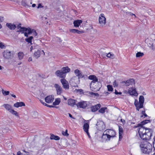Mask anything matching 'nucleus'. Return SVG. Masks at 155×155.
<instances>
[{
  "label": "nucleus",
  "instance_id": "nucleus-43",
  "mask_svg": "<svg viewBox=\"0 0 155 155\" xmlns=\"http://www.w3.org/2000/svg\"><path fill=\"white\" fill-rule=\"evenodd\" d=\"M62 134L63 135L66 136H68L69 135L68 134V133L67 130H66L65 132L63 131H62Z\"/></svg>",
  "mask_w": 155,
  "mask_h": 155
},
{
  "label": "nucleus",
  "instance_id": "nucleus-23",
  "mask_svg": "<svg viewBox=\"0 0 155 155\" xmlns=\"http://www.w3.org/2000/svg\"><path fill=\"white\" fill-rule=\"evenodd\" d=\"M63 72L66 74L67 73L69 72L70 71V69L68 67H64L61 68Z\"/></svg>",
  "mask_w": 155,
  "mask_h": 155
},
{
  "label": "nucleus",
  "instance_id": "nucleus-31",
  "mask_svg": "<svg viewBox=\"0 0 155 155\" xmlns=\"http://www.w3.org/2000/svg\"><path fill=\"white\" fill-rule=\"evenodd\" d=\"M24 56V54L23 52H19L18 54V56L19 60L22 59Z\"/></svg>",
  "mask_w": 155,
  "mask_h": 155
},
{
  "label": "nucleus",
  "instance_id": "nucleus-52",
  "mask_svg": "<svg viewBox=\"0 0 155 155\" xmlns=\"http://www.w3.org/2000/svg\"><path fill=\"white\" fill-rule=\"evenodd\" d=\"M114 93L116 95L121 94H122L121 92H118V91H117L116 90H115V92H114Z\"/></svg>",
  "mask_w": 155,
  "mask_h": 155
},
{
  "label": "nucleus",
  "instance_id": "nucleus-49",
  "mask_svg": "<svg viewBox=\"0 0 155 155\" xmlns=\"http://www.w3.org/2000/svg\"><path fill=\"white\" fill-rule=\"evenodd\" d=\"M44 105L45 106H46L48 107H54V106H53V105H49L46 104V103H44Z\"/></svg>",
  "mask_w": 155,
  "mask_h": 155
},
{
  "label": "nucleus",
  "instance_id": "nucleus-44",
  "mask_svg": "<svg viewBox=\"0 0 155 155\" xmlns=\"http://www.w3.org/2000/svg\"><path fill=\"white\" fill-rule=\"evenodd\" d=\"M126 14L128 15H130L131 16H134L135 18H136V17L135 15L130 12H126Z\"/></svg>",
  "mask_w": 155,
  "mask_h": 155
},
{
  "label": "nucleus",
  "instance_id": "nucleus-62",
  "mask_svg": "<svg viewBox=\"0 0 155 155\" xmlns=\"http://www.w3.org/2000/svg\"><path fill=\"white\" fill-rule=\"evenodd\" d=\"M120 121L123 123H125V120L123 119H120Z\"/></svg>",
  "mask_w": 155,
  "mask_h": 155
},
{
  "label": "nucleus",
  "instance_id": "nucleus-24",
  "mask_svg": "<svg viewBox=\"0 0 155 155\" xmlns=\"http://www.w3.org/2000/svg\"><path fill=\"white\" fill-rule=\"evenodd\" d=\"M108 133L110 134V135L111 136L110 138L114 137L115 135V132L114 131L111 130H109L108 131Z\"/></svg>",
  "mask_w": 155,
  "mask_h": 155
},
{
  "label": "nucleus",
  "instance_id": "nucleus-46",
  "mask_svg": "<svg viewBox=\"0 0 155 155\" xmlns=\"http://www.w3.org/2000/svg\"><path fill=\"white\" fill-rule=\"evenodd\" d=\"M113 85L114 87H117L118 86V83H117L115 80L113 82Z\"/></svg>",
  "mask_w": 155,
  "mask_h": 155
},
{
  "label": "nucleus",
  "instance_id": "nucleus-4",
  "mask_svg": "<svg viewBox=\"0 0 155 155\" xmlns=\"http://www.w3.org/2000/svg\"><path fill=\"white\" fill-rule=\"evenodd\" d=\"M3 54L5 58L7 59H11L14 57L13 52L8 50L4 51Z\"/></svg>",
  "mask_w": 155,
  "mask_h": 155
},
{
  "label": "nucleus",
  "instance_id": "nucleus-22",
  "mask_svg": "<svg viewBox=\"0 0 155 155\" xmlns=\"http://www.w3.org/2000/svg\"><path fill=\"white\" fill-rule=\"evenodd\" d=\"M134 104L136 107V110L139 111L140 109L141 108H140V104L139 102H138V100L137 99H135L134 102Z\"/></svg>",
  "mask_w": 155,
  "mask_h": 155
},
{
  "label": "nucleus",
  "instance_id": "nucleus-28",
  "mask_svg": "<svg viewBox=\"0 0 155 155\" xmlns=\"http://www.w3.org/2000/svg\"><path fill=\"white\" fill-rule=\"evenodd\" d=\"M60 139V137L57 136H55L53 134H51V135L50 139L51 140H58Z\"/></svg>",
  "mask_w": 155,
  "mask_h": 155
},
{
  "label": "nucleus",
  "instance_id": "nucleus-34",
  "mask_svg": "<svg viewBox=\"0 0 155 155\" xmlns=\"http://www.w3.org/2000/svg\"><path fill=\"white\" fill-rule=\"evenodd\" d=\"M119 138H120V137L121 136V135L123 133V129L121 126L119 127Z\"/></svg>",
  "mask_w": 155,
  "mask_h": 155
},
{
  "label": "nucleus",
  "instance_id": "nucleus-1",
  "mask_svg": "<svg viewBox=\"0 0 155 155\" xmlns=\"http://www.w3.org/2000/svg\"><path fill=\"white\" fill-rule=\"evenodd\" d=\"M149 120H145L141 122L140 124H138L135 127H139L138 131L140 137L142 139L146 140H150L152 136L153 130L152 129L144 128L143 125L150 122Z\"/></svg>",
  "mask_w": 155,
  "mask_h": 155
},
{
  "label": "nucleus",
  "instance_id": "nucleus-25",
  "mask_svg": "<svg viewBox=\"0 0 155 155\" xmlns=\"http://www.w3.org/2000/svg\"><path fill=\"white\" fill-rule=\"evenodd\" d=\"M110 137H111V136H110L109 134H104L102 137V138L103 139H105L106 140L108 139V140H109Z\"/></svg>",
  "mask_w": 155,
  "mask_h": 155
},
{
  "label": "nucleus",
  "instance_id": "nucleus-60",
  "mask_svg": "<svg viewBox=\"0 0 155 155\" xmlns=\"http://www.w3.org/2000/svg\"><path fill=\"white\" fill-rule=\"evenodd\" d=\"M24 33V35L25 37H28V33H27L26 32H25Z\"/></svg>",
  "mask_w": 155,
  "mask_h": 155
},
{
  "label": "nucleus",
  "instance_id": "nucleus-47",
  "mask_svg": "<svg viewBox=\"0 0 155 155\" xmlns=\"http://www.w3.org/2000/svg\"><path fill=\"white\" fill-rule=\"evenodd\" d=\"M77 30L75 29H71L70 30V31L72 33H76Z\"/></svg>",
  "mask_w": 155,
  "mask_h": 155
},
{
  "label": "nucleus",
  "instance_id": "nucleus-41",
  "mask_svg": "<svg viewBox=\"0 0 155 155\" xmlns=\"http://www.w3.org/2000/svg\"><path fill=\"white\" fill-rule=\"evenodd\" d=\"M27 31H28V33L29 35L31 34L33 32V31H34V29L31 30V29L29 28H27Z\"/></svg>",
  "mask_w": 155,
  "mask_h": 155
},
{
  "label": "nucleus",
  "instance_id": "nucleus-57",
  "mask_svg": "<svg viewBox=\"0 0 155 155\" xmlns=\"http://www.w3.org/2000/svg\"><path fill=\"white\" fill-rule=\"evenodd\" d=\"M68 114H69V116L70 117L73 119H75V118L73 117L72 115L71 114H70V113H68Z\"/></svg>",
  "mask_w": 155,
  "mask_h": 155
},
{
  "label": "nucleus",
  "instance_id": "nucleus-35",
  "mask_svg": "<svg viewBox=\"0 0 155 155\" xmlns=\"http://www.w3.org/2000/svg\"><path fill=\"white\" fill-rule=\"evenodd\" d=\"M106 56L107 57L111 58V59H113L115 57V56L114 54H111L110 52L107 54L106 55Z\"/></svg>",
  "mask_w": 155,
  "mask_h": 155
},
{
  "label": "nucleus",
  "instance_id": "nucleus-38",
  "mask_svg": "<svg viewBox=\"0 0 155 155\" xmlns=\"http://www.w3.org/2000/svg\"><path fill=\"white\" fill-rule=\"evenodd\" d=\"M107 109V108L106 107H104L101 108L99 110V112L103 114L105 112V110Z\"/></svg>",
  "mask_w": 155,
  "mask_h": 155
},
{
  "label": "nucleus",
  "instance_id": "nucleus-6",
  "mask_svg": "<svg viewBox=\"0 0 155 155\" xmlns=\"http://www.w3.org/2000/svg\"><path fill=\"white\" fill-rule=\"evenodd\" d=\"M120 83L123 84V85L128 86L130 85L134 84H135V81L133 79H130L126 81H122Z\"/></svg>",
  "mask_w": 155,
  "mask_h": 155
},
{
  "label": "nucleus",
  "instance_id": "nucleus-39",
  "mask_svg": "<svg viewBox=\"0 0 155 155\" xmlns=\"http://www.w3.org/2000/svg\"><path fill=\"white\" fill-rule=\"evenodd\" d=\"M12 114L15 115L16 116L18 117H19V116L18 115V112L15 111L14 110H11V111L10 112Z\"/></svg>",
  "mask_w": 155,
  "mask_h": 155
},
{
  "label": "nucleus",
  "instance_id": "nucleus-14",
  "mask_svg": "<svg viewBox=\"0 0 155 155\" xmlns=\"http://www.w3.org/2000/svg\"><path fill=\"white\" fill-rule=\"evenodd\" d=\"M68 104L71 106H74V105H76L78 102L76 100L70 98L68 99Z\"/></svg>",
  "mask_w": 155,
  "mask_h": 155
},
{
  "label": "nucleus",
  "instance_id": "nucleus-59",
  "mask_svg": "<svg viewBox=\"0 0 155 155\" xmlns=\"http://www.w3.org/2000/svg\"><path fill=\"white\" fill-rule=\"evenodd\" d=\"M32 61V58L31 57H30L29 58L28 61L29 62H30Z\"/></svg>",
  "mask_w": 155,
  "mask_h": 155
},
{
  "label": "nucleus",
  "instance_id": "nucleus-9",
  "mask_svg": "<svg viewBox=\"0 0 155 155\" xmlns=\"http://www.w3.org/2000/svg\"><path fill=\"white\" fill-rule=\"evenodd\" d=\"M74 91L77 93H79L80 94H91L92 95L94 94V95L95 94V93L92 92H89L88 91L87 92H84L83 91V90L82 89H75Z\"/></svg>",
  "mask_w": 155,
  "mask_h": 155
},
{
  "label": "nucleus",
  "instance_id": "nucleus-53",
  "mask_svg": "<svg viewBox=\"0 0 155 155\" xmlns=\"http://www.w3.org/2000/svg\"><path fill=\"white\" fill-rule=\"evenodd\" d=\"M43 7V6L41 5V4L39 3V4H38V6L37 7V8H42Z\"/></svg>",
  "mask_w": 155,
  "mask_h": 155
},
{
  "label": "nucleus",
  "instance_id": "nucleus-48",
  "mask_svg": "<svg viewBox=\"0 0 155 155\" xmlns=\"http://www.w3.org/2000/svg\"><path fill=\"white\" fill-rule=\"evenodd\" d=\"M78 76L79 78H81L84 77V75L82 74V72H81L79 74H78Z\"/></svg>",
  "mask_w": 155,
  "mask_h": 155
},
{
  "label": "nucleus",
  "instance_id": "nucleus-17",
  "mask_svg": "<svg viewBox=\"0 0 155 155\" xmlns=\"http://www.w3.org/2000/svg\"><path fill=\"white\" fill-rule=\"evenodd\" d=\"M82 21L81 20H77L74 21L73 24L74 26L76 27H78L82 23Z\"/></svg>",
  "mask_w": 155,
  "mask_h": 155
},
{
  "label": "nucleus",
  "instance_id": "nucleus-40",
  "mask_svg": "<svg viewBox=\"0 0 155 155\" xmlns=\"http://www.w3.org/2000/svg\"><path fill=\"white\" fill-rule=\"evenodd\" d=\"M108 91H112L113 90V88L112 86L110 85H108L107 86Z\"/></svg>",
  "mask_w": 155,
  "mask_h": 155
},
{
  "label": "nucleus",
  "instance_id": "nucleus-12",
  "mask_svg": "<svg viewBox=\"0 0 155 155\" xmlns=\"http://www.w3.org/2000/svg\"><path fill=\"white\" fill-rule=\"evenodd\" d=\"M128 93L130 95L137 96L138 94L137 93L136 89L134 87L130 88L128 90Z\"/></svg>",
  "mask_w": 155,
  "mask_h": 155
},
{
  "label": "nucleus",
  "instance_id": "nucleus-64",
  "mask_svg": "<svg viewBox=\"0 0 155 155\" xmlns=\"http://www.w3.org/2000/svg\"><path fill=\"white\" fill-rule=\"evenodd\" d=\"M11 95L12 96V97H13L14 98H16V96L15 95H14L13 94H11Z\"/></svg>",
  "mask_w": 155,
  "mask_h": 155
},
{
  "label": "nucleus",
  "instance_id": "nucleus-27",
  "mask_svg": "<svg viewBox=\"0 0 155 155\" xmlns=\"http://www.w3.org/2000/svg\"><path fill=\"white\" fill-rule=\"evenodd\" d=\"M89 125L88 123L85 124L83 126V129L85 132H87L89 128Z\"/></svg>",
  "mask_w": 155,
  "mask_h": 155
},
{
  "label": "nucleus",
  "instance_id": "nucleus-61",
  "mask_svg": "<svg viewBox=\"0 0 155 155\" xmlns=\"http://www.w3.org/2000/svg\"><path fill=\"white\" fill-rule=\"evenodd\" d=\"M154 141H153V147H154V146H155V136H154Z\"/></svg>",
  "mask_w": 155,
  "mask_h": 155
},
{
  "label": "nucleus",
  "instance_id": "nucleus-5",
  "mask_svg": "<svg viewBox=\"0 0 155 155\" xmlns=\"http://www.w3.org/2000/svg\"><path fill=\"white\" fill-rule=\"evenodd\" d=\"M60 81L64 88L66 90L69 89V84L68 81L64 79H61Z\"/></svg>",
  "mask_w": 155,
  "mask_h": 155
},
{
  "label": "nucleus",
  "instance_id": "nucleus-33",
  "mask_svg": "<svg viewBox=\"0 0 155 155\" xmlns=\"http://www.w3.org/2000/svg\"><path fill=\"white\" fill-rule=\"evenodd\" d=\"M19 28L20 29L18 31H17L18 32H21L27 31V28H25L24 27H22L21 26H20Z\"/></svg>",
  "mask_w": 155,
  "mask_h": 155
},
{
  "label": "nucleus",
  "instance_id": "nucleus-45",
  "mask_svg": "<svg viewBox=\"0 0 155 155\" xmlns=\"http://www.w3.org/2000/svg\"><path fill=\"white\" fill-rule=\"evenodd\" d=\"M81 71H79L78 69H76L74 70V72L77 76H78V74H79V73H80Z\"/></svg>",
  "mask_w": 155,
  "mask_h": 155
},
{
  "label": "nucleus",
  "instance_id": "nucleus-36",
  "mask_svg": "<svg viewBox=\"0 0 155 155\" xmlns=\"http://www.w3.org/2000/svg\"><path fill=\"white\" fill-rule=\"evenodd\" d=\"M38 47V46L36 45L35 44L33 45L30 47V51H32V50L36 49Z\"/></svg>",
  "mask_w": 155,
  "mask_h": 155
},
{
  "label": "nucleus",
  "instance_id": "nucleus-20",
  "mask_svg": "<svg viewBox=\"0 0 155 155\" xmlns=\"http://www.w3.org/2000/svg\"><path fill=\"white\" fill-rule=\"evenodd\" d=\"M6 25L11 30H14L16 28V26L14 24L10 23H7Z\"/></svg>",
  "mask_w": 155,
  "mask_h": 155
},
{
  "label": "nucleus",
  "instance_id": "nucleus-10",
  "mask_svg": "<svg viewBox=\"0 0 155 155\" xmlns=\"http://www.w3.org/2000/svg\"><path fill=\"white\" fill-rule=\"evenodd\" d=\"M54 87L55 88L58 95H60L62 93L63 89L62 87L58 84H55L54 85Z\"/></svg>",
  "mask_w": 155,
  "mask_h": 155
},
{
  "label": "nucleus",
  "instance_id": "nucleus-8",
  "mask_svg": "<svg viewBox=\"0 0 155 155\" xmlns=\"http://www.w3.org/2000/svg\"><path fill=\"white\" fill-rule=\"evenodd\" d=\"M55 74L58 77L60 78H64L65 77L66 74H65L61 69L60 70H58L55 72Z\"/></svg>",
  "mask_w": 155,
  "mask_h": 155
},
{
  "label": "nucleus",
  "instance_id": "nucleus-2",
  "mask_svg": "<svg viewBox=\"0 0 155 155\" xmlns=\"http://www.w3.org/2000/svg\"><path fill=\"white\" fill-rule=\"evenodd\" d=\"M140 147L141 153L144 154H149L152 151V145L147 141L141 142L140 144Z\"/></svg>",
  "mask_w": 155,
  "mask_h": 155
},
{
  "label": "nucleus",
  "instance_id": "nucleus-21",
  "mask_svg": "<svg viewBox=\"0 0 155 155\" xmlns=\"http://www.w3.org/2000/svg\"><path fill=\"white\" fill-rule=\"evenodd\" d=\"M25 106V104L23 102H17L14 105V106L16 107H21L22 106Z\"/></svg>",
  "mask_w": 155,
  "mask_h": 155
},
{
  "label": "nucleus",
  "instance_id": "nucleus-50",
  "mask_svg": "<svg viewBox=\"0 0 155 155\" xmlns=\"http://www.w3.org/2000/svg\"><path fill=\"white\" fill-rule=\"evenodd\" d=\"M141 113L142 114H143L145 117H147V114L145 113V110H143L142 111Z\"/></svg>",
  "mask_w": 155,
  "mask_h": 155
},
{
  "label": "nucleus",
  "instance_id": "nucleus-63",
  "mask_svg": "<svg viewBox=\"0 0 155 155\" xmlns=\"http://www.w3.org/2000/svg\"><path fill=\"white\" fill-rule=\"evenodd\" d=\"M104 94L106 95H107L109 94V93L108 92H104Z\"/></svg>",
  "mask_w": 155,
  "mask_h": 155
},
{
  "label": "nucleus",
  "instance_id": "nucleus-11",
  "mask_svg": "<svg viewBox=\"0 0 155 155\" xmlns=\"http://www.w3.org/2000/svg\"><path fill=\"white\" fill-rule=\"evenodd\" d=\"M88 78L89 79L92 80L90 83V86L98 81V79L95 75H90L88 77Z\"/></svg>",
  "mask_w": 155,
  "mask_h": 155
},
{
  "label": "nucleus",
  "instance_id": "nucleus-51",
  "mask_svg": "<svg viewBox=\"0 0 155 155\" xmlns=\"http://www.w3.org/2000/svg\"><path fill=\"white\" fill-rule=\"evenodd\" d=\"M84 32L83 31H79L78 30H77V31H76V33L78 34H81V33H84Z\"/></svg>",
  "mask_w": 155,
  "mask_h": 155
},
{
  "label": "nucleus",
  "instance_id": "nucleus-55",
  "mask_svg": "<svg viewBox=\"0 0 155 155\" xmlns=\"http://www.w3.org/2000/svg\"><path fill=\"white\" fill-rule=\"evenodd\" d=\"M4 46V45H3L2 43H0V47L2 48H3Z\"/></svg>",
  "mask_w": 155,
  "mask_h": 155
},
{
  "label": "nucleus",
  "instance_id": "nucleus-54",
  "mask_svg": "<svg viewBox=\"0 0 155 155\" xmlns=\"http://www.w3.org/2000/svg\"><path fill=\"white\" fill-rule=\"evenodd\" d=\"M33 35L35 36H36L37 35V33L36 31L34 29V31H33Z\"/></svg>",
  "mask_w": 155,
  "mask_h": 155
},
{
  "label": "nucleus",
  "instance_id": "nucleus-26",
  "mask_svg": "<svg viewBox=\"0 0 155 155\" xmlns=\"http://www.w3.org/2000/svg\"><path fill=\"white\" fill-rule=\"evenodd\" d=\"M41 55V51L40 50H38L37 51L35 52L34 54V56L36 58H38Z\"/></svg>",
  "mask_w": 155,
  "mask_h": 155
},
{
  "label": "nucleus",
  "instance_id": "nucleus-29",
  "mask_svg": "<svg viewBox=\"0 0 155 155\" xmlns=\"http://www.w3.org/2000/svg\"><path fill=\"white\" fill-rule=\"evenodd\" d=\"M33 38L32 36H30L29 38H26L25 41L28 43H30L31 45H32L33 44L32 43V40Z\"/></svg>",
  "mask_w": 155,
  "mask_h": 155
},
{
  "label": "nucleus",
  "instance_id": "nucleus-15",
  "mask_svg": "<svg viewBox=\"0 0 155 155\" xmlns=\"http://www.w3.org/2000/svg\"><path fill=\"white\" fill-rule=\"evenodd\" d=\"M144 101V98L143 96H140L139 98V102L140 108L143 107V104Z\"/></svg>",
  "mask_w": 155,
  "mask_h": 155
},
{
  "label": "nucleus",
  "instance_id": "nucleus-56",
  "mask_svg": "<svg viewBox=\"0 0 155 155\" xmlns=\"http://www.w3.org/2000/svg\"><path fill=\"white\" fill-rule=\"evenodd\" d=\"M4 20V18L3 17H0V22H2Z\"/></svg>",
  "mask_w": 155,
  "mask_h": 155
},
{
  "label": "nucleus",
  "instance_id": "nucleus-19",
  "mask_svg": "<svg viewBox=\"0 0 155 155\" xmlns=\"http://www.w3.org/2000/svg\"><path fill=\"white\" fill-rule=\"evenodd\" d=\"M3 106L7 110L9 111L10 113L11 111V110H12V107L9 104H5L3 105Z\"/></svg>",
  "mask_w": 155,
  "mask_h": 155
},
{
  "label": "nucleus",
  "instance_id": "nucleus-13",
  "mask_svg": "<svg viewBox=\"0 0 155 155\" xmlns=\"http://www.w3.org/2000/svg\"><path fill=\"white\" fill-rule=\"evenodd\" d=\"M45 101L47 103H50L52 102L54 100V98L53 96L52 95L48 96L45 98Z\"/></svg>",
  "mask_w": 155,
  "mask_h": 155
},
{
  "label": "nucleus",
  "instance_id": "nucleus-3",
  "mask_svg": "<svg viewBox=\"0 0 155 155\" xmlns=\"http://www.w3.org/2000/svg\"><path fill=\"white\" fill-rule=\"evenodd\" d=\"M89 104L88 102L81 100L77 103L76 106L78 108L85 109L89 106Z\"/></svg>",
  "mask_w": 155,
  "mask_h": 155
},
{
  "label": "nucleus",
  "instance_id": "nucleus-16",
  "mask_svg": "<svg viewBox=\"0 0 155 155\" xmlns=\"http://www.w3.org/2000/svg\"><path fill=\"white\" fill-rule=\"evenodd\" d=\"M101 105L99 104H98L95 106H92L91 107V111L92 112H95L97 111L101 107Z\"/></svg>",
  "mask_w": 155,
  "mask_h": 155
},
{
  "label": "nucleus",
  "instance_id": "nucleus-18",
  "mask_svg": "<svg viewBox=\"0 0 155 155\" xmlns=\"http://www.w3.org/2000/svg\"><path fill=\"white\" fill-rule=\"evenodd\" d=\"M98 127L99 128L100 130H102L104 127V123L102 121H100L98 122L97 124Z\"/></svg>",
  "mask_w": 155,
  "mask_h": 155
},
{
  "label": "nucleus",
  "instance_id": "nucleus-58",
  "mask_svg": "<svg viewBox=\"0 0 155 155\" xmlns=\"http://www.w3.org/2000/svg\"><path fill=\"white\" fill-rule=\"evenodd\" d=\"M22 154L21 153L20 151H19L18 152L17 155H22Z\"/></svg>",
  "mask_w": 155,
  "mask_h": 155
},
{
  "label": "nucleus",
  "instance_id": "nucleus-30",
  "mask_svg": "<svg viewBox=\"0 0 155 155\" xmlns=\"http://www.w3.org/2000/svg\"><path fill=\"white\" fill-rule=\"evenodd\" d=\"M61 102V99L60 98H57L55 99L54 102H53V105H58Z\"/></svg>",
  "mask_w": 155,
  "mask_h": 155
},
{
  "label": "nucleus",
  "instance_id": "nucleus-7",
  "mask_svg": "<svg viewBox=\"0 0 155 155\" xmlns=\"http://www.w3.org/2000/svg\"><path fill=\"white\" fill-rule=\"evenodd\" d=\"M99 23L102 26L105 25L106 22V19L104 17L103 14H101L99 16Z\"/></svg>",
  "mask_w": 155,
  "mask_h": 155
},
{
  "label": "nucleus",
  "instance_id": "nucleus-42",
  "mask_svg": "<svg viewBox=\"0 0 155 155\" xmlns=\"http://www.w3.org/2000/svg\"><path fill=\"white\" fill-rule=\"evenodd\" d=\"M2 92L4 95H7L9 94V91H5L3 90H2Z\"/></svg>",
  "mask_w": 155,
  "mask_h": 155
},
{
  "label": "nucleus",
  "instance_id": "nucleus-32",
  "mask_svg": "<svg viewBox=\"0 0 155 155\" xmlns=\"http://www.w3.org/2000/svg\"><path fill=\"white\" fill-rule=\"evenodd\" d=\"M31 116L34 118H36L38 116V113L35 111L32 112L31 113Z\"/></svg>",
  "mask_w": 155,
  "mask_h": 155
},
{
  "label": "nucleus",
  "instance_id": "nucleus-37",
  "mask_svg": "<svg viewBox=\"0 0 155 155\" xmlns=\"http://www.w3.org/2000/svg\"><path fill=\"white\" fill-rule=\"evenodd\" d=\"M144 55L143 53L139 52H137L136 54V57L137 58L141 57Z\"/></svg>",
  "mask_w": 155,
  "mask_h": 155
}]
</instances>
